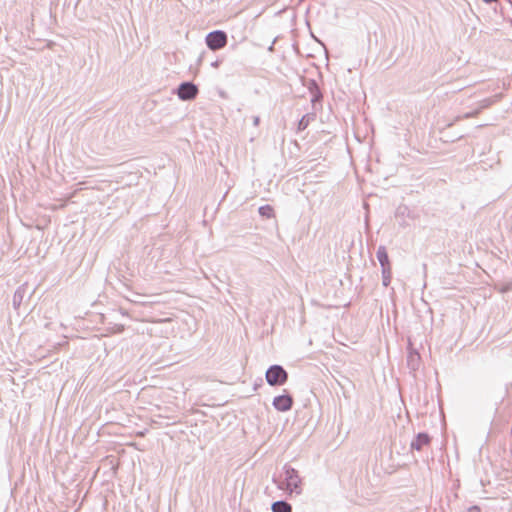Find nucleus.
I'll return each instance as SVG.
<instances>
[{
	"mask_svg": "<svg viewBox=\"0 0 512 512\" xmlns=\"http://www.w3.org/2000/svg\"><path fill=\"white\" fill-rule=\"evenodd\" d=\"M293 397L285 391L284 394L274 397L272 405L280 412H287L293 407Z\"/></svg>",
	"mask_w": 512,
	"mask_h": 512,
	"instance_id": "5",
	"label": "nucleus"
},
{
	"mask_svg": "<svg viewBox=\"0 0 512 512\" xmlns=\"http://www.w3.org/2000/svg\"><path fill=\"white\" fill-rule=\"evenodd\" d=\"M207 47L212 51H217L227 45L228 37L225 31L214 30L205 37Z\"/></svg>",
	"mask_w": 512,
	"mask_h": 512,
	"instance_id": "3",
	"label": "nucleus"
},
{
	"mask_svg": "<svg viewBox=\"0 0 512 512\" xmlns=\"http://www.w3.org/2000/svg\"><path fill=\"white\" fill-rule=\"evenodd\" d=\"M467 512H481V510L478 506H472L468 509Z\"/></svg>",
	"mask_w": 512,
	"mask_h": 512,
	"instance_id": "17",
	"label": "nucleus"
},
{
	"mask_svg": "<svg viewBox=\"0 0 512 512\" xmlns=\"http://www.w3.org/2000/svg\"><path fill=\"white\" fill-rule=\"evenodd\" d=\"M472 115H473V113H468V114H466V117H470Z\"/></svg>",
	"mask_w": 512,
	"mask_h": 512,
	"instance_id": "23",
	"label": "nucleus"
},
{
	"mask_svg": "<svg viewBox=\"0 0 512 512\" xmlns=\"http://www.w3.org/2000/svg\"><path fill=\"white\" fill-rule=\"evenodd\" d=\"M313 118H314V114L303 115L302 118L298 122V130L299 131L305 130L308 127L310 120Z\"/></svg>",
	"mask_w": 512,
	"mask_h": 512,
	"instance_id": "13",
	"label": "nucleus"
},
{
	"mask_svg": "<svg viewBox=\"0 0 512 512\" xmlns=\"http://www.w3.org/2000/svg\"><path fill=\"white\" fill-rule=\"evenodd\" d=\"M307 88L312 96L311 103L315 107L316 103L321 102L323 94L318 83L314 79H309Z\"/></svg>",
	"mask_w": 512,
	"mask_h": 512,
	"instance_id": "7",
	"label": "nucleus"
},
{
	"mask_svg": "<svg viewBox=\"0 0 512 512\" xmlns=\"http://www.w3.org/2000/svg\"><path fill=\"white\" fill-rule=\"evenodd\" d=\"M407 366L411 371L418 370L420 366V354L417 351H409L407 355Z\"/></svg>",
	"mask_w": 512,
	"mask_h": 512,
	"instance_id": "8",
	"label": "nucleus"
},
{
	"mask_svg": "<svg viewBox=\"0 0 512 512\" xmlns=\"http://www.w3.org/2000/svg\"><path fill=\"white\" fill-rule=\"evenodd\" d=\"M271 510L272 512H292V506L284 500H279L272 504Z\"/></svg>",
	"mask_w": 512,
	"mask_h": 512,
	"instance_id": "10",
	"label": "nucleus"
},
{
	"mask_svg": "<svg viewBox=\"0 0 512 512\" xmlns=\"http://www.w3.org/2000/svg\"><path fill=\"white\" fill-rule=\"evenodd\" d=\"M260 122V118L258 116L253 117V124L254 126H258Z\"/></svg>",
	"mask_w": 512,
	"mask_h": 512,
	"instance_id": "19",
	"label": "nucleus"
},
{
	"mask_svg": "<svg viewBox=\"0 0 512 512\" xmlns=\"http://www.w3.org/2000/svg\"><path fill=\"white\" fill-rule=\"evenodd\" d=\"M23 298H24V289L19 287L14 292L13 299H12V304H13L14 309H18L20 307V305L23 301Z\"/></svg>",
	"mask_w": 512,
	"mask_h": 512,
	"instance_id": "12",
	"label": "nucleus"
},
{
	"mask_svg": "<svg viewBox=\"0 0 512 512\" xmlns=\"http://www.w3.org/2000/svg\"><path fill=\"white\" fill-rule=\"evenodd\" d=\"M265 378L270 386H282L288 380V373L281 365L274 364L267 369Z\"/></svg>",
	"mask_w": 512,
	"mask_h": 512,
	"instance_id": "2",
	"label": "nucleus"
},
{
	"mask_svg": "<svg viewBox=\"0 0 512 512\" xmlns=\"http://www.w3.org/2000/svg\"><path fill=\"white\" fill-rule=\"evenodd\" d=\"M382 272V284L388 287L392 279V268L390 266L381 267Z\"/></svg>",
	"mask_w": 512,
	"mask_h": 512,
	"instance_id": "11",
	"label": "nucleus"
},
{
	"mask_svg": "<svg viewBox=\"0 0 512 512\" xmlns=\"http://www.w3.org/2000/svg\"><path fill=\"white\" fill-rule=\"evenodd\" d=\"M218 65H219V62H218V61H215V62H213V63H212V66H213V67H218Z\"/></svg>",
	"mask_w": 512,
	"mask_h": 512,
	"instance_id": "21",
	"label": "nucleus"
},
{
	"mask_svg": "<svg viewBox=\"0 0 512 512\" xmlns=\"http://www.w3.org/2000/svg\"><path fill=\"white\" fill-rule=\"evenodd\" d=\"M124 330V326L121 325L120 328H119V331H123Z\"/></svg>",
	"mask_w": 512,
	"mask_h": 512,
	"instance_id": "22",
	"label": "nucleus"
},
{
	"mask_svg": "<svg viewBox=\"0 0 512 512\" xmlns=\"http://www.w3.org/2000/svg\"><path fill=\"white\" fill-rule=\"evenodd\" d=\"M492 103V100L491 99H484L483 101H481V106H480V109H483V108H487L491 105Z\"/></svg>",
	"mask_w": 512,
	"mask_h": 512,
	"instance_id": "16",
	"label": "nucleus"
},
{
	"mask_svg": "<svg viewBox=\"0 0 512 512\" xmlns=\"http://www.w3.org/2000/svg\"><path fill=\"white\" fill-rule=\"evenodd\" d=\"M259 214L266 218H271L274 215V210L270 205H263L258 209Z\"/></svg>",
	"mask_w": 512,
	"mask_h": 512,
	"instance_id": "14",
	"label": "nucleus"
},
{
	"mask_svg": "<svg viewBox=\"0 0 512 512\" xmlns=\"http://www.w3.org/2000/svg\"><path fill=\"white\" fill-rule=\"evenodd\" d=\"M377 260L381 267L390 266V260L385 246H379L376 252Z\"/></svg>",
	"mask_w": 512,
	"mask_h": 512,
	"instance_id": "9",
	"label": "nucleus"
},
{
	"mask_svg": "<svg viewBox=\"0 0 512 512\" xmlns=\"http://www.w3.org/2000/svg\"><path fill=\"white\" fill-rule=\"evenodd\" d=\"M283 476L284 478L282 482L278 484V487L288 491L289 493L294 492L296 494H300L302 489L301 478L298 475V471L289 465H285L283 467Z\"/></svg>",
	"mask_w": 512,
	"mask_h": 512,
	"instance_id": "1",
	"label": "nucleus"
},
{
	"mask_svg": "<svg viewBox=\"0 0 512 512\" xmlns=\"http://www.w3.org/2000/svg\"><path fill=\"white\" fill-rule=\"evenodd\" d=\"M198 92V87L190 81L182 82L177 88V95L183 101L195 99Z\"/></svg>",
	"mask_w": 512,
	"mask_h": 512,
	"instance_id": "4",
	"label": "nucleus"
},
{
	"mask_svg": "<svg viewBox=\"0 0 512 512\" xmlns=\"http://www.w3.org/2000/svg\"><path fill=\"white\" fill-rule=\"evenodd\" d=\"M431 442V437L426 432L418 433L410 443L411 450L421 451Z\"/></svg>",
	"mask_w": 512,
	"mask_h": 512,
	"instance_id": "6",
	"label": "nucleus"
},
{
	"mask_svg": "<svg viewBox=\"0 0 512 512\" xmlns=\"http://www.w3.org/2000/svg\"><path fill=\"white\" fill-rule=\"evenodd\" d=\"M276 40H277V39L275 38V39L273 40V42L271 43V45H269V47H268V51H270V52H273V51H274V45H275V43H276Z\"/></svg>",
	"mask_w": 512,
	"mask_h": 512,
	"instance_id": "18",
	"label": "nucleus"
},
{
	"mask_svg": "<svg viewBox=\"0 0 512 512\" xmlns=\"http://www.w3.org/2000/svg\"><path fill=\"white\" fill-rule=\"evenodd\" d=\"M408 208L406 206L404 207H399L398 211L401 212V213H404Z\"/></svg>",
	"mask_w": 512,
	"mask_h": 512,
	"instance_id": "20",
	"label": "nucleus"
},
{
	"mask_svg": "<svg viewBox=\"0 0 512 512\" xmlns=\"http://www.w3.org/2000/svg\"><path fill=\"white\" fill-rule=\"evenodd\" d=\"M512 289V284L511 283H507V284H504L501 288H500V292L501 293H506L508 291H510Z\"/></svg>",
	"mask_w": 512,
	"mask_h": 512,
	"instance_id": "15",
	"label": "nucleus"
}]
</instances>
